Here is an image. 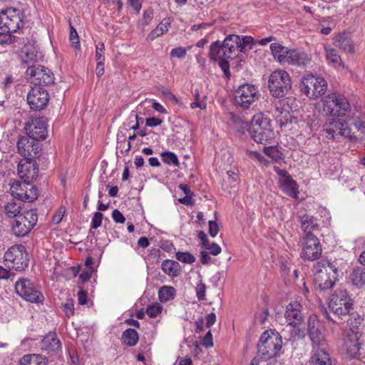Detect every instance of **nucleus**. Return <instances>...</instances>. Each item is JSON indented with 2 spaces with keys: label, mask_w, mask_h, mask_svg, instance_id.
Returning a JSON list of instances; mask_svg holds the SVG:
<instances>
[{
  "label": "nucleus",
  "mask_w": 365,
  "mask_h": 365,
  "mask_svg": "<svg viewBox=\"0 0 365 365\" xmlns=\"http://www.w3.org/2000/svg\"><path fill=\"white\" fill-rule=\"evenodd\" d=\"M252 43L253 38L251 36L240 37L238 35H229L222 43L217 41L211 44L209 56L212 61L218 63L225 75L229 78L230 76L229 59L235 56L237 50L242 53L250 51Z\"/></svg>",
  "instance_id": "f257e3e1"
},
{
  "label": "nucleus",
  "mask_w": 365,
  "mask_h": 365,
  "mask_svg": "<svg viewBox=\"0 0 365 365\" xmlns=\"http://www.w3.org/2000/svg\"><path fill=\"white\" fill-rule=\"evenodd\" d=\"M249 132L251 138L261 144L272 143L275 138L271 120L264 114H255L250 122Z\"/></svg>",
  "instance_id": "f03ea898"
},
{
  "label": "nucleus",
  "mask_w": 365,
  "mask_h": 365,
  "mask_svg": "<svg viewBox=\"0 0 365 365\" xmlns=\"http://www.w3.org/2000/svg\"><path fill=\"white\" fill-rule=\"evenodd\" d=\"M270 50L275 60L281 64L305 66L311 58L305 52L298 49H288L277 43L270 44Z\"/></svg>",
  "instance_id": "7ed1b4c3"
},
{
  "label": "nucleus",
  "mask_w": 365,
  "mask_h": 365,
  "mask_svg": "<svg viewBox=\"0 0 365 365\" xmlns=\"http://www.w3.org/2000/svg\"><path fill=\"white\" fill-rule=\"evenodd\" d=\"M282 347V340L279 333L273 331H266L260 337L257 356L255 358H257L258 361H259V359L267 361L276 357L279 354Z\"/></svg>",
  "instance_id": "20e7f679"
},
{
  "label": "nucleus",
  "mask_w": 365,
  "mask_h": 365,
  "mask_svg": "<svg viewBox=\"0 0 365 365\" xmlns=\"http://www.w3.org/2000/svg\"><path fill=\"white\" fill-rule=\"evenodd\" d=\"M323 110L332 117L344 116L351 110V105L347 98L338 93H329L322 99Z\"/></svg>",
  "instance_id": "39448f33"
},
{
  "label": "nucleus",
  "mask_w": 365,
  "mask_h": 365,
  "mask_svg": "<svg viewBox=\"0 0 365 365\" xmlns=\"http://www.w3.org/2000/svg\"><path fill=\"white\" fill-rule=\"evenodd\" d=\"M314 280L322 289L333 287L337 280V268L331 262L321 260L314 267Z\"/></svg>",
  "instance_id": "423d86ee"
},
{
  "label": "nucleus",
  "mask_w": 365,
  "mask_h": 365,
  "mask_svg": "<svg viewBox=\"0 0 365 365\" xmlns=\"http://www.w3.org/2000/svg\"><path fill=\"white\" fill-rule=\"evenodd\" d=\"M301 91L310 99H317L324 94L327 83L322 77L305 74L300 82Z\"/></svg>",
  "instance_id": "0eeeda50"
},
{
  "label": "nucleus",
  "mask_w": 365,
  "mask_h": 365,
  "mask_svg": "<svg viewBox=\"0 0 365 365\" xmlns=\"http://www.w3.org/2000/svg\"><path fill=\"white\" fill-rule=\"evenodd\" d=\"M29 255L24 245H14L4 253V265L9 269L24 270L29 264Z\"/></svg>",
  "instance_id": "6e6552de"
},
{
  "label": "nucleus",
  "mask_w": 365,
  "mask_h": 365,
  "mask_svg": "<svg viewBox=\"0 0 365 365\" xmlns=\"http://www.w3.org/2000/svg\"><path fill=\"white\" fill-rule=\"evenodd\" d=\"M268 83L271 94L278 98L284 97L292 88L289 74L282 69L273 71L269 76Z\"/></svg>",
  "instance_id": "1a4fd4ad"
},
{
  "label": "nucleus",
  "mask_w": 365,
  "mask_h": 365,
  "mask_svg": "<svg viewBox=\"0 0 365 365\" xmlns=\"http://www.w3.org/2000/svg\"><path fill=\"white\" fill-rule=\"evenodd\" d=\"M354 301L346 289H337L329 299L328 307L336 315L348 314L353 309Z\"/></svg>",
  "instance_id": "9d476101"
},
{
  "label": "nucleus",
  "mask_w": 365,
  "mask_h": 365,
  "mask_svg": "<svg viewBox=\"0 0 365 365\" xmlns=\"http://www.w3.org/2000/svg\"><path fill=\"white\" fill-rule=\"evenodd\" d=\"M37 220L38 217L35 210L24 211L14 220L11 230L16 236L24 237L34 227Z\"/></svg>",
  "instance_id": "9b49d317"
},
{
  "label": "nucleus",
  "mask_w": 365,
  "mask_h": 365,
  "mask_svg": "<svg viewBox=\"0 0 365 365\" xmlns=\"http://www.w3.org/2000/svg\"><path fill=\"white\" fill-rule=\"evenodd\" d=\"M22 19L19 10L8 9L0 14V31L7 33L16 32L22 25Z\"/></svg>",
  "instance_id": "f8f14e48"
},
{
  "label": "nucleus",
  "mask_w": 365,
  "mask_h": 365,
  "mask_svg": "<svg viewBox=\"0 0 365 365\" xmlns=\"http://www.w3.org/2000/svg\"><path fill=\"white\" fill-rule=\"evenodd\" d=\"M15 289L16 293L27 302L39 304L44 300L43 294L34 287L29 279H19L15 284Z\"/></svg>",
  "instance_id": "ddd939ff"
},
{
  "label": "nucleus",
  "mask_w": 365,
  "mask_h": 365,
  "mask_svg": "<svg viewBox=\"0 0 365 365\" xmlns=\"http://www.w3.org/2000/svg\"><path fill=\"white\" fill-rule=\"evenodd\" d=\"M26 76L34 87L51 85L54 82L53 73L47 68L38 65L30 66L26 70Z\"/></svg>",
  "instance_id": "4468645a"
},
{
  "label": "nucleus",
  "mask_w": 365,
  "mask_h": 365,
  "mask_svg": "<svg viewBox=\"0 0 365 365\" xmlns=\"http://www.w3.org/2000/svg\"><path fill=\"white\" fill-rule=\"evenodd\" d=\"M323 130L326 137L329 139H336L339 137H351V131L344 120L334 117L329 118L323 125Z\"/></svg>",
  "instance_id": "2eb2a0df"
},
{
  "label": "nucleus",
  "mask_w": 365,
  "mask_h": 365,
  "mask_svg": "<svg viewBox=\"0 0 365 365\" xmlns=\"http://www.w3.org/2000/svg\"><path fill=\"white\" fill-rule=\"evenodd\" d=\"M259 98V92L252 84H243L235 93V101L242 108H248Z\"/></svg>",
  "instance_id": "dca6fc26"
},
{
  "label": "nucleus",
  "mask_w": 365,
  "mask_h": 365,
  "mask_svg": "<svg viewBox=\"0 0 365 365\" xmlns=\"http://www.w3.org/2000/svg\"><path fill=\"white\" fill-rule=\"evenodd\" d=\"M302 256L309 260H315L322 255V247L318 238L313 234L304 236L302 240Z\"/></svg>",
  "instance_id": "f3484780"
},
{
  "label": "nucleus",
  "mask_w": 365,
  "mask_h": 365,
  "mask_svg": "<svg viewBox=\"0 0 365 365\" xmlns=\"http://www.w3.org/2000/svg\"><path fill=\"white\" fill-rule=\"evenodd\" d=\"M274 170L279 176V184L282 190L291 197H298L299 190L297 183L293 180L289 173L284 170L280 169L277 166H274Z\"/></svg>",
  "instance_id": "a211bd4d"
},
{
  "label": "nucleus",
  "mask_w": 365,
  "mask_h": 365,
  "mask_svg": "<svg viewBox=\"0 0 365 365\" xmlns=\"http://www.w3.org/2000/svg\"><path fill=\"white\" fill-rule=\"evenodd\" d=\"M49 95L42 87H33L27 95V103L31 109L40 110L47 105Z\"/></svg>",
  "instance_id": "6ab92c4d"
},
{
  "label": "nucleus",
  "mask_w": 365,
  "mask_h": 365,
  "mask_svg": "<svg viewBox=\"0 0 365 365\" xmlns=\"http://www.w3.org/2000/svg\"><path fill=\"white\" fill-rule=\"evenodd\" d=\"M18 175L26 182L36 180L38 174V167L31 158L21 160L17 168Z\"/></svg>",
  "instance_id": "aec40b11"
},
{
  "label": "nucleus",
  "mask_w": 365,
  "mask_h": 365,
  "mask_svg": "<svg viewBox=\"0 0 365 365\" xmlns=\"http://www.w3.org/2000/svg\"><path fill=\"white\" fill-rule=\"evenodd\" d=\"M25 130L31 138L44 140L47 135L46 121L43 118H35L26 124Z\"/></svg>",
  "instance_id": "412c9836"
},
{
  "label": "nucleus",
  "mask_w": 365,
  "mask_h": 365,
  "mask_svg": "<svg viewBox=\"0 0 365 365\" xmlns=\"http://www.w3.org/2000/svg\"><path fill=\"white\" fill-rule=\"evenodd\" d=\"M320 322L315 315L310 316L308 320V333L312 342L313 349L317 346L323 348L325 344V338L320 329Z\"/></svg>",
  "instance_id": "4be33fe9"
},
{
  "label": "nucleus",
  "mask_w": 365,
  "mask_h": 365,
  "mask_svg": "<svg viewBox=\"0 0 365 365\" xmlns=\"http://www.w3.org/2000/svg\"><path fill=\"white\" fill-rule=\"evenodd\" d=\"M284 317L288 325L293 328L299 327L304 321L301 304L297 301L290 302L286 307Z\"/></svg>",
  "instance_id": "5701e85b"
},
{
  "label": "nucleus",
  "mask_w": 365,
  "mask_h": 365,
  "mask_svg": "<svg viewBox=\"0 0 365 365\" xmlns=\"http://www.w3.org/2000/svg\"><path fill=\"white\" fill-rule=\"evenodd\" d=\"M37 141L34 138H31L29 135L28 136H22L17 143L19 153L24 157V159L33 158V154L36 155L38 153Z\"/></svg>",
  "instance_id": "b1692460"
},
{
  "label": "nucleus",
  "mask_w": 365,
  "mask_h": 365,
  "mask_svg": "<svg viewBox=\"0 0 365 365\" xmlns=\"http://www.w3.org/2000/svg\"><path fill=\"white\" fill-rule=\"evenodd\" d=\"M272 114L281 127L286 125L292 118L288 106H286L282 101L275 103Z\"/></svg>",
  "instance_id": "393cba45"
},
{
  "label": "nucleus",
  "mask_w": 365,
  "mask_h": 365,
  "mask_svg": "<svg viewBox=\"0 0 365 365\" xmlns=\"http://www.w3.org/2000/svg\"><path fill=\"white\" fill-rule=\"evenodd\" d=\"M359 337L357 333L354 331L347 334L344 339V349H346L347 354L351 358L356 357L359 354L361 344L359 341Z\"/></svg>",
  "instance_id": "a878e982"
},
{
  "label": "nucleus",
  "mask_w": 365,
  "mask_h": 365,
  "mask_svg": "<svg viewBox=\"0 0 365 365\" xmlns=\"http://www.w3.org/2000/svg\"><path fill=\"white\" fill-rule=\"evenodd\" d=\"M333 43L347 53H354V43L349 34L339 33L333 38Z\"/></svg>",
  "instance_id": "bb28decb"
},
{
  "label": "nucleus",
  "mask_w": 365,
  "mask_h": 365,
  "mask_svg": "<svg viewBox=\"0 0 365 365\" xmlns=\"http://www.w3.org/2000/svg\"><path fill=\"white\" fill-rule=\"evenodd\" d=\"M41 348L48 353H56L59 351L61 344L56 333H48L42 340Z\"/></svg>",
  "instance_id": "cd10ccee"
},
{
  "label": "nucleus",
  "mask_w": 365,
  "mask_h": 365,
  "mask_svg": "<svg viewBox=\"0 0 365 365\" xmlns=\"http://www.w3.org/2000/svg\"><path fill=\"white\" fill-rule=\"evenodd\" d=\"M310 365H332L329 354L324 348H314L309 359Z\"/></svg>",
  "instance_id": "c85d7f7f"
},
{
  "label": "nucleus",
  "mask_w": 365,
  "mask_h": 365,
  "mask_svg": "<svg viewBox=\"0 0 365 365\" xmlns=\"http://www.w3.org/2000/svg\"><path fill=\"white\" fill-rule=\"evenodd\" d=\"M22 205L21 201L17 202L15 200H11L4 205L2 210L3 213L8 218L15 219L19 215L22 214L21 212Z\"/></svg>",
  "instance_id": "c756f323"
},
{
  "label": "nucleus",
  "mask_w": 365,
  "mask_h": 365,
  "mask_svg": "<svg viewBox=\"0 0 365 365\" xmlns=\"http://www.w3.org/2000/svg\"><path fill=\"white\" fill-rule=\"evenodd\" d=\"M326 60L329 65L335 68L344 66L342 60L338 51L329 45L324 46Z\"/></svg>",
  "instance_id": "7c9ffc66"
},
{
  "label": "nucleus",
  "mask_w": 365,
  "mask_h": 365,
  "mask_svg": "<svg viewBox=\"0 0 365 365\" xmlns=\"http://www.w3.org/2000/svg\"><path fill=\"white\" fill-rule=\"evenodd\" d=\"M20 56L24 63L29 64L36 59L37 50L34 45L26 44L21 48Z\"/></svg>",
  "instance_id": "2f4dec72"
},
{
  "label": "nucleus",
  "mask_w": 365,
  "mask_h": 365,
  "mask_svg": "<svg viewBox=\"0 0 365 365\" xmlns=\"http://www.w3.org/2000/svg\"><path fill=\"white\" fill-rule=\"evenodd\" d=\"M21 365H47V359L40 354H27L20 360Z\"/></svg>",
  "instance_id": "473e14b6"
},
{
  "label": "nucleus",
  "mask_w": 365,
  "mask_h": 365,
  "mask_svg": "<svg viewBox=\"0 0 365 365\" xmlns=\"http://www.w3.org/2000/svg\"><path fill=\"white\" fill-rule=\"evenodd\" d=\"M171 22L172 21L170 18L163 19L157 27L149 34L148 38L152 41L168 32Z\"/></svg>",
  "instance_id": "72a5a7b5"
},
{
  "label": "nucleus",
  "mask_w": 365,
  "mask_h": 365,
  "mask_svg": "<svg viewBox=\"0 0 365 365\" xmlns=\"http://www.w3.org/2000/svg\"><path fill=\"white\" fill-rule=\"evenodd\" d=\"M301 226L305 233V236L312 234V232L318 227L316 219L309 215H304L302 217L301 220Z\"/></svg>",
  "instance_id": "f704fd0d"
},
{
  "label": "nucleus",
  "mask_w": 365,
  "mask_h": 365,
  "mask_svg": "<svg viewBox=\"0 0 365 365\" xmlns=\"http://www.w3.org/2000/svg\"><path fill=\"white\" fill-rule=\"evenodd\" d=\"M161 268L169 276L176 277L179 274L180 264L175 261L167 259L163 262Z\"/></svg>",
  "instance_id": "c9c22d12"
},
{
  "label": "nucleus",
  "mask_w": 365,
  "mask_h": 365,
  "mask_svg": "<svg viewBox=\"0 0 365 365\" xmlns=\"http://www.w3.org/2000/svg\"><path fill=\"white\" fill-rule=\"evenodd\" d=\"M122 339L125 344L130 346H133L138 341V334L135 329H128L123 333Z\"/></svg>",
  "instance_id": "e433bc0d"
},
{
  "label": "nucleus",
  "mask_w": 365,
  "mask_h": 365,
  "mask_svg": "<svg viewBox=\"0 0 365 365\" xmlns=\"http://www.w3.org/2000/svg\"><path fill=\"white\" fill-rule=\"evenodd\" d=\"M175 289L173 287L163 286L158 291V297L160 302H168L174 299Z\"/></svg>",
  "instance_id": "4c0bfd02"
},
{
  "label": "nucleus",
  "mask_w": 365,
  "mask_h": 365,
  "mask_svg": "<svg viewBox=\"0 0 365 365\" xmlns=\"http://www.w3.org/2000/svg\"><path fill=\"white\" fill-rule=\"evenodd\" d=\"M21 201L32 202L36 200L38 197L37 189L33 186L30 182H27L26 188L24 189V195H20Z\"/></svg>",
  "instance_id": "58836bf2"
},
{
  "label": "nucleus",
  "mask_w": 365,
  "mask_h": 365,
  "mask_svg": "<svg viewBox=\"0 0 365 365\" xmlns=\"http://www.w3.org/2000/svg\"><path fill=\"white\" fill-rule=\"evenodd\" d=\"M26 185H27L26 181H24L23 182H19V181L14 182L11 185V187H10V191H11L12 196L15 198L19 199L21 201L20 195L22 194V195H24V189L26 188Z\"/></svg>",
  "instance_id": "ea45409f"
},
{
  "label": "nucleus",
  "mask_w": 365,
  "mask_h": 365,
  "mask_svg": "<svg viewBox=\"0 0 365 365\" xmlns=\"http://www.w3.org/2000/svg\"><path fill=\"white\" fill-rule=\"evenodd\" d=\"M263 151L275 162H278L283 158V153L279 150L277 146L264 147Z\"/></svg>",
  "instance_id": "a19ab883"
},
{
  "label": "nucleus",
  "mask_w": 365,
  "mask_h": 365,
  "mask_svg": "<svg viewBox=\"0 0 365 365\" xmlns=\"http://www.w3.org/2000/svg\"><path fill=\"white\" fill-rule=\"evenodd\" d=\"M352 283L356 287H361L365 284V271L360 269L354 270L351 275Z\"/></svg>",
  "instance_id": "79ce46f5"
},
{
  "label": "nucleus",
  "mask_w": 365,
  "mask_h": 365,
  "mask_svg": "<svg viewBox=\"0 0 365 365\" xmlns=\"http://www.w3.org/2000/svg\"><path fill=\"white\" fill-rule=\"evenodd\" d=\"M163 158V160L165 163L168 165H173L175 166H179V160L177 158V155L172 152H164L161 155Z\"/></svg>",
  "instance_id": "37998d69"
},
{
  "label": "nucleus",
  "mask_w": 365,
  "mask_h": 365,
  "mask_svg": "<svg viewBox=\"0 0 365 365\" xmlns=\"http://www.w3.org/2000/svg\"><path fill=\"white\" fill-rule=\"evenodd\" d=\"M175 257L180 262L186 264H192L195 261V257L188 252H177Z\"/></svg>",
  "instance_id": "c03bdc74"
},
{
  "label": "nucleus",
  "mask_w": 365,
  "mask_h": 365,
  "mask_svg": "<svg viewBox=\"0 0 365 365\" xmlns=\"http://www.w3.org/2000/svg\"><path fill=\"white\" fill-rule=\"evenodd\" d=\"M163 311V307L159 303H153L148 306L146 314L151 318L157 317Z\"/></svg>",
  "instance_id": "a18cd8bd"
},
{
  "label": "nucleus",
  "mask_w": 365,
  "mask_h": 365,
  "mask_svg": "<svg viewBox=\"0 0 365 365\" xmlns=\"http://www.w3.org/2000/svg\"><path fill=\"white\" fill-rule=\"evenodd\" d=\"M63 310L66 317H70L74 314V302L72 299H67L66 301L62 304Z\"/></svg>",
  "instance_id": "49530a36"
},
{
  "label": "nucleus",
  "mask_w": 365,
  "mask_h": 365,
  "mask_svg": "<svg viewBox=\"0 0 365 365\" xmlns=\"http://www.w3.org/2000/svg\"><path fill=\"white\" fill-rule=\"evenodd\" d=\"M196 295L198 300L202 301L205 299L206 286L202 281H200L195 287Z\"/></svg>",
  "instance_id": "de8ad7c7"
},
{
  "label": "nucleus",
  "mask_w": 365,
  "mask_h": 365,
  "mask_svg": "<svg viewBox=\"0 0 365 365\" xmlns=\"http://www.w3.org/2000/svg\"><path fill=\"white\" fill-rule=\"evenodd\" d=\"M70 41L73 46V47H74L75 48H78V49L80 48V42H79L78 35L76 29L73 26H71V30H70Z\"/></svg>",
  "instance_id": "09e8293b"
},
{
  "label": "nucleus",
  "mask_w": 365,
  "mask_h": 365,
  "mask_svg": "<svg viewBox=\"0 0 365 365\" xmlns=\"http://www.w3.org/2000/svg\"><path fill=\"white\" fill-rule=\"evenodd\" d=\"M103 217V214L100 212H96L94 213L91 221V229H97L101 226Z\"/></svg>",
  "instance_id": "8fccbe9b"
},
{
  "label": "nucleus",
  "mask_w": 365,
  "mask_h": 365,
  "mask_svg": "<svg viewBox=\"0 0 365 365\" xmlns=\"http://www.w3.org/2000/svg\"><path fill=\"white\" fill-rule=\"evenodd\" d=\"M187 48L185 47L179 46L175 48H173L170 51V56L172 57H175L178 58H182L185 56L187 53Z\"/></svg>",
  "instance_id": "3c124183"
},
{
  "label": "nucleus",
  "mask_w": 365,
  "mask_h": 365,
  "mask_svg": "<svg viewBox=\"0 0 365 365\" xmlns=\"http://www.w3.org/2000/svg\"><path fill=\"white\" fill-rule=\"evenodd\" d=\"M353 125L358 131L365 134V117L355 119Z\"/></svg>",
  "instance_id": "603ef678"
},
{
  "label": "nucleus",
  "mask_w": 365,
  "mask_h": 365,
  "mask_svg": "<svg viewBox=\"0 0 365 365\" xmlns=\"http://www.w3.org/2000/svg\"><path fill=\"white\" fill-rule=\"evenodd\" d=\"M66 212V208L64 207H60L53 216L52 221L54 224H58L63 219V217Z\"/></svg>",
  "instance_id": "864d4df0"
},
{
  "label": "nucleus",
  "mask_w": 365,
  "mask_h": 365,
  "mask_svg": "<svg viewBox=\"0 0 365 365\" xmlns=\"http://www.w3.org/2000/svg\"><path fill=\"white\" fill-rule=\"evenodd\" d=\"M204 248L209 250L210 254L215 256L219 255L222 250L221 247L215 242H212L211 245L208 243Z\"/></svg>",
  "instance_id": "5fc2aeb1"
},
{
  "label": "nucleus",
  "mask_w": 365,
  "mask_h": 365,
  "mask_svg": "<svg viewBox=\"0 0 365 365\" xmlns=\"http://www.w3.org/2000/svg\"><path fill=\"white\" fill-rule=\"evenodd\" d=\"M93 272V268L92 267H91V266L86 267L84 268V269L83 270L82 273L80 274V278L83 282H86L91 277Z\"/></svg>",
  "instance_id": "6e6d98bb"
},
{
  "label": "nucleus",
  "mask_w": 365,
  "mask_h": 365,
  "mask_svg": "<svg viewBox=\"0 0 365 365\" xmlns=\"http://www.w3.org/2000/svg\"><path fill=\"white\" fill-rule=\"evenodd\" d=\"M112 217L116 223H124L125 218L123 215L118 210H114L112 213Z\"/></svg>",
  "instance_id": "4d7b16f0"
},
{
  "label": "nucleus",
  "mask_w": 365,
  "mask_h": 365,
  "mask_svg": "<svg viewBox=\"0 0 365 365\" xmlns=\"http://www.w3.org/2000/svg\"><path fill=\"white\" fill-rule=\"evenodd\" d=\"M202 344L206 348H210L213 346L212 335L210 331H209L204 336Z\"/></svg>",
  "instance_id": "13d9d810"
},
{
  "label": "nucleus",
  "mask_w": 365,
  "mask_h": 365,
  "mask_svg": "<svg viewBox=\"0 0 365 365\" xmlns=\"http://www.w3.org/2000/svg\"><path fill=\"white\" fill-rule=\"evenodd\" d=\"M219 232L218 225L216 222L210 220L209 222V233L211 237H215Z\"/></svg>",
  "instance_id": "bf43d9fd"
},
{
  "label": "nucleus",
  "mask_w": 365,
  "mask_h": 365,
  "mask_svg": "<svg viewBox=\"0 0 365 365\" xmlns=\"http://www.w3.org/2000/svg\"><path fill=\"white\" fill-rule=\"evenodd\" d=\"M163 120L158 118L152 117L146 119L145 125L148 127H155L161 125Z\"/></svg>",
  "instance_id": "052dcab7"
},
{
  "label": "nucleus",
  "mask_w": 365,
  "mask_h": 365,
  "mask_svg": "<svg viewBox=\"0 0 365 365\" xmlns=\"http://www.w3.org/2000/svg\"><path fill=\"white\" fill-rule=\"evenodd\" d=\"M192 109L200 108L204 110L206 108V103L203 101H199V95L196 96L195 101L190 104Z\"/></svg>",
  "instance_id": "680f3d73"
},
{
  "label": "nucleus",
  "mask_w": 365,
  "mask_h": 365,
  "mask_svg": "<svg viewBox=\"0 0 365 365\" xmlns=\"http://www.w3.org/2000/svg\"><path fill=\"white\" fill-rule=\"evenodd\" d=\"M153 18V11L151 9L146 10L143 16V24L148 25Z\"/></svg>",
  "instance_id": "e2e57ef3"
},
{
  "label": "nucleus",
  "mask_w": 365,
  "mask_h": 365,
  "mask_svg": "<svg viewBox=\"0 0 365 365\" xmlns=\"http://www.w3.org/2000/svg\"><path fill=\"white\" fill-rule=\"evenodd\" d=\"M249 156L252 158L257 160L259 162L262 163H267V160L265 159V158L257 151H250L249 153Z\"/></svg>",
  "instance_id": "0e129e2a"
},
{
  "label": "nucleus",
  "mask_w": 365,
  "mask_h": 365,
  "mask_svg": "<svg viewBox=\"0 0 365 365\" xmlns=\"http://www.w3.org/2000/svg\"><path fill=\"white\" fill-rule=\"evenodd\" d=\"M77 296L79 304L84 305L87 303V296L86 292L83 290H80L78 292Z\"/></svg>",
  "instance_id": "69168bd1"
},
{
  "label": "nucleus",
  "mask_w": 365,
  "mask_h": 365,
  "mask_svg": "<svg viewBox=\"0 0 365 365\" xmlns=\"http://www.w3.org/2000/svg\"><path fill=\"white\" fill-rule=\"evenodd\" d=\"M192 195H185L184 197L178 199V201L185 205H192L194 204V201L192 200Z\"/></svg>",
  "instance_id": "338daca9"
},
{
  "label": "nucleus",
  "mask_w": 365,
  "mask_h": 365,
  "mask_svg": "<svg viewBox=\"0 0 365 365\" xmlns=\"http://www.w3.org/2000/svg\"><path fill=\"white\" fill-rule=\"evenodd\" d=\"M216 322V315L214 313H210L206 317V326L210 328L212 327Z\"/></svg>",
  "instance_id": "774afa93"
}]
</instances>
